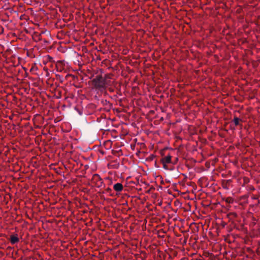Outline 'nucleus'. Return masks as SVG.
<instances>
[{
	"label": "nucleus",
	"instance_id": "nucleus-9",
	"mask_svg": "<svg viewBox=\"0 0 260 260\" xmlns=\"http://www.w3.org/2000/svg\"><path fill=\"white\" fill-rule=\"evenodd\" d=\"M108 167L109 169H119L120 166L119 164H108Z\"/></svg>",
	"mask_w": 260,
	"mask_h": 260
},
{
	"label": "nucleus",
	"instance_id": "nucleus-20",
	"mask_svg": "<svg viewBox=\"0 0 260 260\" xmlns=\"http://www.w3.org/2000/svg\"><path fill=\"white\" fill-rule=\"evenodd\" d=\"M122 167L123 169H126V167H125V166H122Z\"/></svg>",
	"mask_w": 260,
	"mask_h": 260
},
{
	"label": "nucleus",
	"instance_id": "nucleus-3",
	"mask_svg": "<svg viewBox=\"0 0 260 260\" xmlns=\"http://www.w3.org/2000/svg\"><path fill=\"white\" fill-rule=\"evenodd\" d=\"M91 182L94 184V185L97 187H102L103 181L102 179L101 178L100 175L98 174H95L93 175Z\"/></svg>",
	"mask_w": 260,
	"mask_h": 260
},
{
	"label": "nucleus",
	"instance_id": "nucleus-15",
	"mask_svg": "<svg viewBox=\"0 0 260 260\" xmlns=\"http://www.w3.org/2000/svg\"><path fill=\"white\" fill-rule=\"evenodd\" d=\"M187 184H189L190 186H192L193 187L195 185L193 182H189V183H187Z\"/></svg>",
	"mask_w": 260,
	"mask_h": 260
},
{
	"label": "nucleus",
	"instance_id": "nucleus-6",
	"mask_svg": "<svg viewBox=\"0 0 260 260\" xmlns=\"http://www.w3.org/2000/svg\"><path fill=\"white\" fill-rule=\"evenodd\" d=\"M123 188V185H122L121 183H117L113 186L114 189L117 192H120L122 191Z\"/></svg>",
	"mask_w": 260,
	"mask_h": 260
},
{
	"label": "nucleus",
	"instance_id": "nucleus-16",
	"mask_svg": "<svg viewBox=\"0 0 260 260\" xmlns=\"http://www.w3.org/2000/svg\"><path fill=\"white\" fill-rule=\"evenodd\" d=\"M32 165H33V167H35V168H37L39 166V164H37V163L32 164Z\"/></svg>",
	"mask_w": 260,
	"mask_h": 260
},
{
	"label": "nucleus",
	"instance_id": "nucleus-10",
	"mask_svg": "<svg viewBox=\"0 0 260 260\" xmlns=\"http://www.w3.org/2000/svg\"><path fill=\"white\" fill-rule=\"evenodd\" d=\"M82 167H84L83 169H82L81 172H82V174H84L85 170L88 169L89 166L88 165H85V166H83V164H80V168L79 169H81Z\"/></svg>",
	"mask_w": 260,
	"mask_h": 260
},
{
	"label": "nucleus",
	"instance_id": "nucleus-23",
	"mask_svg": "<svg viewBox=\"0 0 260 260\" xmlns=\"http://www.w3.org/2000/svg\"><path fill=\"white\" fill-rule=\"evenodd\" d=\"M222 177H225V175H223V174H222Z\"/></svg>",
	"mask_w": 260,
	"mask_h": 260
},
{
	"label": "nucleus",
	"instance_id": "nucleus-19",
	"mask_svg": "<svg viewBox=\"0 0 260 260\" xmlns=\"http://www.w3.org/2000/svg\"><path fill=\"white\" fill-rule=\"evenodd\" d=\"M154 165H155V167L156 168H159V166L158 165V164L155 163Z\"/></svg>",
	"mask_w": 260,
	"mask_h": 260
},
{
	"label": "nucleus",
	"instance_id": "nucleus-14",
	"mask_svg": "<svg viewBox=\"0 0 260 260\" xmlns=\"http://www.w3.org/2000/svg\"><path fill=\"white\" fill-rule=\"evenodd\" d=\"M153 158H154V156H150V157H149L147 158L146 159V160H147V161L153 160Z\"/></svg>",
	"mask_w": 260,
	"mask_h": 260
},
{
	"label": "nucleus",
	"instance_id": "nucleus-18",
	"mask_svg": "<svg viewBox=\"0 0 260 260\" xmlns=\"http://www.w3.org/2000/svg\"><path fill=\"white\" fill-rule=\"evenodd\" d=\"M24 167H29V164L28 163H27V164H24Z\"/></svg>",
	"mask_w": 260,
	"mask_h": 260
},
{
	"label": "nucleus",
	"instance_id": "nucleus-1",
	"mask_svg": "<svg viewBox=\"0 0 260 260\" xmlns=\"http://www.w3.org/2000/svg\"><path fill=\"white\" fill-rule=\"evenodd\" d=\"M92 83L95 88L99 89L105 88L107 84L106 78H103L102 75H97L92 80Z\"/></svg>",
	"mask_w": 260,
	"mask_h": 260
},
{
	"label": "nucleus",
	"instance_id": "nucleus-12",
	"mask_svg": "<svg viewBox=\"0 0 260 260\" xmlns=\"http://www.w3.org/2000/svg\"><path fill=\"white\" fill-rule=\"evenodd\" d=\"M225 201L228 203H232L233 202V199L231 197H229L226 198Z\"/></svg>",
	"mask_w": 260,
	"mask_h": 260
},
{
	"label": "nucleus",
	"instance_id": "nucleus-13",
	"mask_svg": "<svg viewBox=\"0 0 260 260\" xmlns=\"http://www.w3.org/2000/svg\"><path fill=\"white\" fill-rule=\"evenodd\" d=\"M101 103H102V104L103 105H109L110 104L109 102L107 101L106 100H103L101 101Z\"/></svg>",
	"mask_w": 260,
	"mask_h": 260
},
{
	"label": "nucleus",
	"instance_id": "nucleus-7",
	"mask_svg": "<svg viewBox=\"0 0 260 260\" xmlns=\"http://www.w3.org/2000/svg\"><path fill=\"white\" fill-rule=\"evenodd\" d=\"M163 168L167 171H173L175 169V167L171 164H162Z\"/></svg>",
	"mask_w": 260,
	"mask_h": 260
},
{
	"label": "nucleus",
	"instance_id": "nucleus-4",
	"mask_svg": "<svg viewBox=\"0 0 260 260\" xmlns=\"http://www.w3.org/2000/svg\"><path fill=\"white\" fill-rule=\"evenodd\" d=\"M232 182V180H223L221 182L222 187L226 190L229 189V186Z\"/></svg>",
	"mask_w": 260,
	"mask_h": 260
},
{
	"label": "nucleus",
	"instance_id": "nucleus-22",
	"mask_svg": "<svg viewBox=\"0 0 260 260\" xmlns=\"http://www.w3.org/2000/svg\"><path fill=\"white\" fill-rule=\"evenodd\" d=\"M79 114H80V115H82V113H81V112H79Z\"/></svg>",
	"mask_w": 260,
	"mask_h": 260
},
{
	"label": "nucleus",
	"instance_id": "nucleus-21",
	"mask_svg": "<svg viewBox=\"0 0 260 260\" xmlns=\"http://www.w3.org/2000/svg\"><path fill=\"white\" fill-rule=\"evenodd\" d=\"M246 164H242L241 166L243 167V165L244 166Z\"/></svg>",
	"mask_w": 260,
	"mask_h": 260
},
{
	"label": "nucleus",
	"instance_id": "nucleus-5",
	"mask_svg": "<svg viewBox=\"0 0 260 260\" xmlns=\"http://www.w3.org/2000/svg\"><path fill=\"white\" fill-rule=\"evenodd\" d=\"M10 241L11 244H14L19 242V239L17 235H11L10 237Z\"/></svg>",
	"mask_w": 260,
	"mask_h": 260
},
{
	"label": "nucleus",
	"instance_id": "nucleus-8",
	"mask_svg": "<svg viewBox=\"0 0 260 260\" xmlns=\"http://www.w3.org/2000/svg\"><path fill=\"white\" fill-rule=\"evenodd\" d=\"M171 156L168 154L166 156L161 158V162H171Z\"/></svg>",
	"mask_w": 260,
	"mask_h": 260
},
{
	"label": "nucleus",
	"instance_id": "nucleus-24",
	"mask_svg": "<svg viewBox=\"0 0 260 260\" xmlns=\"http://www.w3.org/2000/svg\"><path fill=\"white\" fill-rule=\"evenodd\" d=\"M204 170H205V169H202V171H204Z\"/></svg>",
	"mask_w": 260,
	"mask_h": 260
},
{
	"label": "nucleus",
	"instance_id": "nucleus-11",
	"mask_svg": "<svg viewBox=\"0 0 260 260\" xmlns=\"http://www.w3.org/2000/svg\"><path fill=\"white\" fill-rule=\"evenodd\" d=\"M240 119L238 117H235L234 119V122L236 125H238L239 124Z\"/></svg>",
	"mask_w": 260,
	"mask_h": 260
},
{
	"label": "nucleus",
	"instance_id": "nucleus-17",
	"mask_svg": "<svg viewBox=\"0 0 260 260\" xmlns=\"http://www.w3.org/2000/svg\"><path fill=\"white\" fill-rule=\"evenodd\" d=\"M205 165H206V168H207V169L209 168V167H210V164L206 163V164H205Z\"/></svg>",
	"mask_w": 260,
	"mask_h": 260
},
{
	"label": "nucleus",
	"instance_id": "nucleus-2",
	"mask_svg": "<svg viewBox=\"0 0 260 260\" xmlns=\"http://www.w3.org/2000/svg\"><path fill=\"white\" fill-rule=\"evenodd\" d=\"M58 164H51L49 165V167L51 169H54L56 173L58 174H61L64 173L63 169L68 171L69 169L71 170V168L69 166L70 164H61V166L58 169L55 168V167Z\"/></svg>",
	"mask_w": 260,
	"mask_h": 260
}]
</instances>
